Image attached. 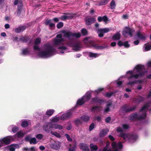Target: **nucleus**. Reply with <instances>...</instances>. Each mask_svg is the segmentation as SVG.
I'll return each instance as SVG.
<instances>
[{
    "mask_svg": "<svg viewBox=\"0 0 151 151\" xmlns=\"http://www.w3.org/2000/svg\"><path fill=\"white\" fill-rule=\"evenodd\" d=\"M43 128V129L47 132H49L52 128V123L51 122H47L45 123Z\"/></svg>",
    "mask_w": 151,
    "mask_h": 151,
    "instance_id": "9b49d317",
    "label": "nucleus"
},
{
    "mask_svg": "<svg viewBox=\"0 0 151 151\" xmlns=\"http://www.w3.org/2000/svg\"><path fill=\"white\" fill-rule=\"evenodd\" d=\"M116 4L115 1L114 0H112L110 3V6L111 9H113L115 8Z\"/></svg>",
    "mask_w": 151,
    "mask_h": 151,
    "instance_id": "58836bf2",
    "label": "nucleus"
},
{
    "mask_svg": "<svg viewBox=\"0 0 151 151\" xmlns=\"http://www.w3.org/2000/svg\"><path fill=\"white\" fill-rule=\"evenodd\" d=\"M109 145V143L107 142L105 147L103 149L102 151H111L110 149H108Z\"/></svg>",
    "mask_w": 151,
    "mask_h": 151,
    "instance_id": "a19ab883",
    "label": "nucleus"
},
{
    "mask_svg": "<svg viewBox=\"0 0 151 151\" xmlns=\"http://www.w3.org/2000/svg\"><path fill=\"white\" fill-rule=\"evenodd\" d=\"M122 131V129L120 127H118L117 129V131L118 132H121Z\"/></svg>",
    "mask_w": 151,
    "mask_h": 151,
    "instance_id": "052dcab7",
    "label": "nucleus"
},
{
    "mask_svg": "<svg viewBox=\"0 0 151 151\" xmlns=\"http://www.w3.org/2000/svg\"><path fill=\"white\" fill-rule=\"evenodd\" d=\"M16 139V136H9L0 139V144L2 146L9 144Z\"/></svg>",
    "mask_w": 151,
    "mask_h": 151,
    "instance_id": "423d86ee",
    "label": "nucleus"
},
{
    "mask_svg": "<svg viewBox=\"0 0 151 151\" xmlns=\"http://www.w3.org/2000/svg\"><path fill=\"white\" fill-rule=\"evenodd\" d=\"M134 30L130 28L126 27L124 30L123 35L125 37H132Z\"/></svg>",
    "mask_w": 151,
    "mask_h": 151,
    "instance_id": "1a4fd4ad",
    "label": "nucleus"
},
{
    "mask_svg": "<svg viewBox=\"0 0 151 151\" xmlns=\"http://www.w3.org/2000/svg\"><path fill=\"white\" fill-rule=\"evenodd\" d=\"M135 109V108L134 107V108H133V109H127L126 107V106L123 107L122 108V110L123 111H125V112H127L129 111H132V110L134 109Z\"/></svg>",
    "mask_w": 151,
    "mask_h": 151,
    "instance_id": "79ce46f5",
    "label": "nucleus"
},
{
    "mask_svg": "<svg viewBox=\"0 0 151 151\" xmlns=\"http://www.w3.org/2000/svg\"><path fill=\"white\" fill-rule=\"evenodd\" d=\"M26 133L25 132H23L22 131H19L15 135L16 136V137L17 136L18 137L20 138L23 137Z\"/></svg>",
    "mask_w": 151,
    "mask_h": 151,
    "instance_id": "c756f323",
    "label": "nucleus"
},
{
    "mask_svg": "<svg viewBox=\"0 0 151 151\" xmlns=\"http://www.w3.org/2000/svg\"><path fill=\"white\" fill-rule=\"evenodd\" d=\"M19 147V146L18 144H14L10 145L7 148L9 149L10 151H14L15 149L18 148Z\"/></svg>",
    "mask_w": 151,
    "mask_h": 151,
    "instance_id": "a211bd4d",
    "label": "nucleus"
},
{
    "mask_svg": "<svg viewBox=\"0 0 151 151\" xmlns=\"http://www.w3.org/2000/svg\"><path fill=\"white\" fill-rule=\"evenodd\" d=\"M90 146L91 151L93 150H96L98 149L97 146L92 143L91 144Z\"/></svg>",
    "mask_w": 151,
    "mask_h": 151,
    "instance_id": "c9c22d12",
    "label": "nucleus"
},
{
    "mask_svg": "<svg viewBox=\"0 0 151 151\" xmlns=\"http://www.w3.org/2000/svg\"><path fill=\"white\" fill-rule=\"evenodd\" d=\"M50 147L53 149L58 150L59 149L60 146V143L58 141L54 142L50 145Z\"/></svg>",
    "mask_w": 151,
    "mask_h": 151,
    "instance_id": "ddd939ff",
    "label": "nucleus"
},
{
    "mask_svg": "<svg viewBox=\"0 0 151 151\" xmlns=\"http://www.w3.org/2000/svg\"><path fill=\"white\" fill-rule=\"evenodd\" d=\"M50 133L52 134L55 136L57 137L60 138L61 137L59 133L56 132H53L52 131H51Z\"/></svg>",
    "mask_w": 151,
    "mask_h": 151,
    "instance_id": "4c0bfd02",
    "label": "nucleus"
},
{
    "mask_svg": "<svg viewBox=\"0 0 151 151\" xmlns=\"http://www.w3.org/2000/svg\"><path fill=\"white\" fill-rule=\"evenodd\" d=\"M111 120V118L110 117H108L106 119V122L107 123H109V122Z\"/></svg>",
    "mask_w": 151,
    "mask_h": 151,
    "instance_id": "bf43d9fd",
    "label": "nucleus"
},
{
    "mask_svg": "<svg viewBox=\"0 0 151 151\" xmlns=\"http://www.w3.org/2000/svg\"><path fill=\"white\" fill-rule=\"evenodd\" d=\"M30 123L29 120H25L23 121L21 124V126L24 127H27Z\"/></svg>",
    "mask_w": 151,
    "mask_h": 151,
    "instance_id": "2f4dec72",
    "label": "nucleus"
},
{
    "mask_svg": "<svg viewBox=\"0 0 151 151\" xmlns=\"http://www.w3.org/2000/svg\"><path fill=\"white\" fill-rule=\"evenodd\" d=\"M22 2H21L20 6L19 5L18 6V13H20L21 10V9L22 8Z\"/></svg>",
    "mask_w": 151,
    "mask_h": 151,
    "instance_id": "603ef678",
    "label": "nucleus"
},
{
    "mask_svg": "<svg viewBox=\"0 0 151 151\" xmlns=\"http://www.w3.org/2000/svg\"><path fill=\"white\" fill-rule=\"evenodd\" d=\"M60 34H58L56 38L54 39L51 43H48L44 45L43 50L40 52L38 55L39 57L42 58H47L55 55L57 50L58 53L63 54L68 52L67 47L65 46L67 44L68 46L72 47L75 51L80 50L81 45L79 43L73 45L72 42L69 43L66 42L62 38V35L69 40H73V38L80 37L81 35L80 33L72 32L70 31L62 30L60 32Z\"/></svg>",
    "mask_w": 151,
    "mask_h": 151,
    "instance_id": "f257e3e1",
    "label": "nucleus"
},
{
    "mask_svg": "<svg viewBox=\"0 0 151 151\" xmlns=\"http://www.w3.org/2000/svg\"><path fill=\"white\" fill-rule=\"evenodd\" d=\"M94 124L93 123H92L89 126V129L90 131H91L94 128Z\"/></svg>",
    "mask_w": 151,
    "mask_h": 151,
    "instance_id": "6e6d98bb",
    "label": "nucleus"
},
{
    "mask_svg": "<svg viewBox=\"0 0 151 151\" xmlns=\"http://www.w3.org/2000/svg\"><path fill=\"white\" fill-rule=\"evenodd\" d=\"M25 29L26 27L24 26L20 27L15 29V32L17 33H19L23 31Z\"/></svg>",
    "mask_w": 151,
    "mask_h": 151,
    "instance_id": "393cba45",
    "label": "nucleus"
},
{
    "mask_svg": "<svg viewBox=\"0 0 151 151\" xmlns=\"http://www.w3.org/2000/svg\"><path fill=\"white\" fill-rule=\"evenodd\" d=\"M100 55L97 53H95L91 52H89L88 53V56L91 58H95L98 57Z\"/></svg>",
    "mask_w": 151,
    "mask_h": 151,
    "instance_id": "bb28decb",
    "label": "nucleus"
},
{
    "mask_svg": "<svg viewBox=\"0 0 151 151\" xmlns=\"http://www.w3.org/2000/svg\"><path fill=\"white\" fill-rule=\"evenodd\" d=\"M91 96V93L90 92H87L81 98L79 99L77 101V105H81L89 100Z\"/></svg>",
    "mask_w": 151,
    "mask_h": 151,
    "instance_id": "0eeeda50",
    "label": "nucleus"
},
{
    "mask_svg": "<svg viewBox=\"0 0 151 151\" xmlns=\"http://www.w3.org/2000/svg\"><path fill=\"white\" fill-rule=\"evenodd\" d=\"M63 23L62 22L59 23L57 25V27L58 28H60L63 26Z\"/></svg>",
    "mask_w": 151,
    "mask_h": 151,
    "instance_id": "09e8293b",
    "label": "nucleus"
},
{
    "mask_svg": "<svg viewBox=\"0 0 151 151\" xmlns=\"http://www.w3.org/2000/svg\"><path fill=\"white\" fill-rule=\"evenodd\" d=\"M76 148V145H75L73 147H70L69 148V151H75Z\"/></svg>",
    "mask_w": 151,
    "mask_h": 151,
    "instance_id": "8fccbe9b",
    "label": "nucleus"
},
{
    "mask_svg": "<svg viewBox=\"0 0 151 151\" xmlns=\"http://www.w3.org/2000/svg\"><path fill=\"white\" fill-rule=\"evenodd\" d=\"M147 65L148 67L151 66V60L149 61L147 63Z\"/></svg>",
    "mask_w": 151,
    "mask_h": 151,
    "instance_id": "0e129e2a",
    "label": "nucleus"
},
{
    "mask_svg": "<svg viewBox=\"0 0 151 151\" xmlns=\"http://www.w3.org/2000/svg\"><path fill=\"white\" fill-rule=\"evenodd\" d=\"M36 137L37 139H41L42 138L43 135L41 134H39L37 135Z\"/></svg>",
    "mask_w": 151,
    "mask_h": 151,
    "instance_id": "864d4df0",
    "label": "nucleus"
},
{
    "mask_svg": "<svg viewBox=\"0 0 151 151\" xmlns=\"http://www.w3.org/2000/svg\"><path fill=\"white\" fill-rule=\"evenodd\" d=\"M45 24L47 25H49L50 27H52L54 26V24L51 22L50 20H47L45 22Z\"/></svg>",
    "mask_w": 151,
    "mask_h": 151,
    "instance_id": "e433bc0d",
    "label": "nucleus"
},
{
    "mask_svg": "<svg viewBox=\"0 0 151 151\" xmlns=\"http://www.w3.org/2000/svg\"><path fill=\"white\" fill-rule=\"evenodd\" d=\"M120 34L119 33H117L113 36L112 39L113 40H118L120 39Z\"/></svg>",
    "mask_w": 151,
    "mask_h": 151,
    "instance_id": "c85d7f7f",
    "label": "nucleus"
},
{
    "mask_svg": "<svg viewBox=\"0 0 151 151\" xmlns=\"http://www.w3.org/2000/svg\"><path fill=\"white\" fill-rule=\"evenodd\" d=\"M14 133L16 132L18 130V127L14 125H11L10 126L8 127V130L9 131H10L11 129Z\"/></svg>",
    "mask_w": 151,
    "mask_h": 151,
    "instance_id": "4be33fe9",
    "label": "nucleus"
},
{
    "mask_svg": "<svg viewBox=\"0 0 151 151\" xmlns=\"http://www.w3.org/2000/svg\"><path fill=\"white\" fill-rule=\"evenodd\" d=\"M65 136L66 137L68 141H72V139L71 138H70L69 135L68 134H65Z\"/></svg>",
    "mask_w": 151,
    "mask_h": 151,
    "instance_id": "3c124183",
    "label": "nucleus"
},
{
    "mask_svg": "<svg viewBox=\"0 0 151 151\" xmlns=\"http://www.w3.org/2000/svg\"><path fill=\"white\" fill-rule=\"evenodd\" d=\"M41 40V39L40 38H37L36 39L35 42L34 46V49L35 50H40V48L37 45L40 43Z\"/></svg>",
    "mask_w": 151,
    "mask_h": 151,
    "instance_id": "2eb2a0df",
    "label": "nucleus"
},
{
    "mask_svg": "<svg viewBox=\"0 0 151 151\" xmlns=\"http://www.w3.org/2000/svg\"><path fill=\"white\" fill-rule=\"evenodd\" d=\"M101 100L99 99L98 98L96 97L92 99V102L93 103L98 102L99 103H101Z\"/></svg>",
    "mask_w": 151,
    "mask_h": 151,
    "instance_id": "49530a36",
    "label": "nucleus"
},
{
    "mask_svg": "<svg viewBox=\"0 0 151 151\" xmlns=\"http://www.w3.org/2000/svg\"><path fill=\"white\" fill-rule=\"evenodd\" d=\"M82 121L80 119H78L75 121V123L76 125H78L81 124Z\"/></svg>",
    "mask_w": 151,
    "mask_h": 151,
    "instance_id": "de8ad7c7",
    "label": "nucleus"
},
{
    "mask_svg": "<svg viewBox=\"0 0 151 151\" xmlns=\"http://www.w3.org/2000/svg\"><path fill=\"white\" fill-rule=\"evenodd\" d=\"M109 138L112 141H113L114 140V138L111 135H109Z\"/></svg>",
    "mask_w": 151,
    "mask_h": 151,
    "instance_id": "338daca9",
    "label": "nucleus"
},
{
    "mask_svg": "<svg viewBox=\"0 0 151 151\" xmlns=\"http://www.w3.org/2000/svg\"><path fill=\"white\" fill-rule=\"evenodd\" d=\"M18 0H15L14 2V4L15 5H17L18 4Z\"/></svg>",
    "mask_w": 151,
    "mask_h": 151,
    "instance_id": "774afa93",
    "label": "nucleus"
},
{
    "mask_svg": "<svg viewBox=\"0 0 151 151\" xmlns=\"http://www.w3.org/2000/svg\"><path fill=\"white\" fill-rule=\"evenodd\" d=\"M23 150L27 151H36L37 150V148L35 147H32L30 148L25 147L23 149Z\"/></svg>",
    "mask_w": 151,
    "mask_h": 151,
    "instance_id": "473e14b6",
    "label": "nucleus"
},
{
    "mask_svg": "<svg viewBox=\"0 0 151 151\" xmlns=\"http://www.w3.org/2000/svg\"><path fill=\"white\" fill-rule=\"evenodd\" d=\"M122 126L123 129H128L129 127V125L127 124H123L122 125Z\"/></svg>",
    "mask_w": 151,
    "mask_h": 151,
    "instance_id": "5fc2aeb1",
    "label": "nucleus"
},
{
    "mask_svg": "<svg viewBox=\"0 0 151 151\" xmlns=\"http://www.w3.org/2000/svg\"><path fill=\"white\" fill-rule=\"evenodd\" d=\"M22 53L24 55H27L29 54V51L28 49H24L22 50Z\"/></svg>",
    "mask_w": 151,
    "mask_h": 151,
    "instance_id": "ea45409f",
    "label": "nucleus"
},
{
    "mask_svg": "<svg viewBox=\"0 0 151 151\" xmlns=\"http://www.w3.org/2000/svg\"><path fill=\"white\" fill-rule=\"evenodd\" d=\"M112 146L114 149V151H119L122 147L121 142H119L116 144L115 142H113L112 144Z\"/></svg>",
    "mask_w": 151,
    "mask_h": 151,
    "instance_id": "9d476101",
    "label": "nucleus"
},
{
    "mask_svg": "<svg viewBox=\"0 0 151 151\" xmlns=\"http://www.w3.org/2000/svg\"><path fill=\"white\" fill-rule=\"evenodd\" d=\"M72 128V126L70 125H69L67 127V129L68 130H70Z\"/></svg>",
    "mask_w": 151,
    "mask_h": 151,
    "instance_id": "680f3d73",
    "label": "nucleus"
},
{
    "mask_svg": "<svg viewBox=\"0 0 151 151\" xmlns=\"http://www.w3.org/2000/svg\"><path fill=\"white\" fill-rule=\"evenodd\" d=\"M137 38L142 40H144L147 37V35L145 33H141L139 32L137 33L136 35Z\"/></svg>",
    "mask_w": 151,
    "mask_h": 151,
    "instance_id": "dca6fc26",
    "label": "nucleus"
},
{
    "mask_svg": "<svg viewBox=\"0 0 151 151\" xmlns=\"http://www.w3.org/2000/svg\"><path fill=\"white\" fill-rule=\"evenodd\" d=\"M109 0H101V1L98 3L99 6L104 5L106 4Z\"/></svg>",
    "mask_w": 151,
    "mask_h": 151,
    "instance_id": "72a5a7b5",
    "label": "nucleus"
},
{
    "mask_svg": "<svg viewBox=\"0 0 151 151\" xmlns=\"http://www.w3.org/2000/svg\"><path fill=\"white\" fill-rule=\"evenodd\" d=\"M54 111L53 109H48L46 112V114L47 116H51L53 114Z\"/></svg>",
    "mask_w": 151,
    "mask_h": 151,
    "instance_id": "f704fd0d",
    "label": "nucleus"
},
{
    "mask_svg": "<svg viewBox=\"0 0 151 151\" xmlns=\"http://www.w3.org/2000/svg\"><path fill=\"white\" fill-rule=\"evenodd\" d=\"M25 139L27 141H29L30 144H35L37 142L36 139L35 138H31L30 136L29 135L25 137Z\"/></svg>",
    "mask_w": 151,
    "mask_h": 151,
    "instance_id": "4468645a",
    "label": "nucleus"
},
{
    "mask_svg": "<svg viewBox=\"0 0 151 151\" xmlns=\"http://www.w3.org/2000/svg\"><path fill=\"white\" fill-rule=\"evenodd\" d=\"M151 49V45L149 43L145 44L144 46L143 50L144 52L148 51Z\"/></svg>",
    "mask_w": 151,
    "mask_h": 151,
    "instance_id": "6ab92c4d",
    "label": "nucleus"
},
{
    "mask_svg": "<svg viewBox=\"0 0 151 151\" xmlns=\"http://www.w3.org/2000/svg\"><path fill=\"white\" fill-rule=\"evenodd\" d=\"M103 90V88H98V89L95 90L94 92L96 93H98L101 92Z\"/></svg>",
    "mask_w": 151,
    "mask_h": 151,
    "instance_id": "4d7b16f0",
    "label": "nucleus"
},
{
    "mask_svg": "<svg viewBox=\"0 0 151 151\" xmlns=\"http://www.w3.org/2000/svg\"><path fill=\"white\" fill-rule=\"evenodd\" d=\"M73 112V110H71L68 111L67 112L63 114L60 117L56 116L51 119V122L56 123L60 121V120H63L70 118L72 116Z\"/></svg>",
    "mask_w": 151,
    "mask_h": 151,
    "instance_id": "20e7f679",
    "label": "nucleus"
},
{
    "mask_svg": "<svg viewBox=\"0 0 151 151\" xmlns=\"http://www.w3.org/2000/svg\"><path fill=\"white\" fill-rule=\"evenodd\" d=\"M111 105V103H109L107 105L106 107L104 110V112H107L109 111V108Z\"/></svg>",
    "mask_w": 151,
    "mask_h": 151,
    "instance_id": "37998d69",
    "label": "nucleus"
},
{
    "mask_svg": "<svg viewBox=\"0 0 151 151\" xmlns=\"http://www.w3.org/2000/svg\"><path fill=\"white\" fill-rule=\"evenodd\" d=\"M52 128L61 130L63 128L62 126L58 124H52Z\"/></svg>",
    "mask_w": 151,
    "mask_h": 151,
    "instance_id": "cd10ccee",
    "label": "nucleus"
},
{
    "mask_svg": "<svg viewBox=\"0 0 151 151\" xmlns=\"http://www.w3.org/2000/svg\"><path fill=\"white\" fill-rule=\"evenodd\" d=\"M81 119L82 121L86 122L89 119V117L86 115H83L81 117Z\"/></svg>",
    "mask_w": 151,
    "mask_h": 151,
    "instance_id": "7c9ffc66",
    "label": "nucleus"
},
{
    "mask_svg": "<svg viewBox=\"0 0 151 151\" xmlns=\"http://www.w3.org/2000/svg\"><path fill=\"white\" fill-rule=\"evenodd\" d=\"M73 17V16L70 14H66L62 16L60 19L62 20H64L65 19H71Z\"/></svg>",
    "mask_w": 151,
    "mask_h": 151,
    "instance_id": "5701e85b",
    "label": "nucleus"
},
{
    "mask_svg": "<svg viewBox=\"0 0 151 151\" xmlns=\"http://www.w3.org/2000/svg\"><path fill=\"white\" fill-rule=\"evenodd\" d=\"M109 130L107 129H103L100 132L99 134L100 136L103 137L107 133Z\"/></svg>",
    "mask_w": 151,
    "mask_h": 151,
    "instance_id": "a878e982",
    "label": "nucleus"
},
{
    "mask_svg": "<svg viewBox=\"0 0 151 151\" xmlns=\"http://www.w3.org/2000/svg\"><path fill=\"white\" fill-rule=\"evenodd\" d=\"M80 148L83 151H89L88 146L86 144L82 143L79 145Z\"/></svg>",
    "mask_w": 151,
    "mask_h": 151,
    "instance_id": "f3484780",
    "label": "nucleus"
},
{
    "mask_svg": "<svg viewBox=\"0 0 151 151\" xmlns=\"http://www.w3.org/2000/svg\"><path fill=\"white\" fill-rule=\"evenodd\" d=\"M120 136L125 140H129L131 142H134L138 138L137 135H131L129 134H122Z\"/></svg>",
    "mask_w": 151,
    "mask_h": 151,
    "instance_id": "6e6552de",
    "label": "nucleus"
},
{
    "mask_svg": "<svg viewBox=\"0 0 151 151\" xmlns=\"http://www.w3.org/2000/svg\"><path fill=\"white\" fill-rule=\"evenodd\" d=\"M84 42L86 44L89 45V47H93L96 49H102L106 47L105 46H99L93 42V39L90 37H86L83 40Z\"/></svg>",
    "mask_w": 151,
    "mask_h": 151,
    "instance_id": "39448f33",
    "label": "nucleus"
},
{
    "mask_svg": "<svg viewBox=\"0 0 151 151\" xmlns=\"http://www.w3.org/2000/svg\"><path fill=\"white\" fill-rule=\"evenodd\" d=\"M81 32L83 35H86L88 34L87 30L85 29H82L81 30Z\"/></svg>",
    "mask_w": 151,
    "mask_h": 151,
    "instance_id": "a18cd8bd",
    "label": "nucleus"
},
{
    "mask_svg": "<svg viewBox=\"0 0 151 151\" xmlns=\"http://www.w3.org/2000/svg\"><path fill=\"white\" fill-rule=\"evenodd\" d=\"M98 21L99 22L103 21L106 23L108 21V19L105 16L103 17H98Z\"/></svg>",
    "mask_w": 151,
    "mask_h": 151,
    "instance_id": "b1692460",
    "label": "nucleus"
},
{
    "mask_svg": "<svg viewBox=\"0 0 151 151\" xmlns=\"http://www.w3.org/2000/svg\"><path fill=\"white\" fill-rule=\"evenodd\" d=\"M100 110V107L98 106H95L93 107L91 109V110L92 111H98Z\"/></svg>",
    "mask_w": 151,
    "mask_h": 151,
    "instance_id": "c03bdc74",
    "label": "nucleus"
},
{
    "mask_svg": "<svg viewBox=\"0 0 151 151\" xmlns=\"http://www.w3.org/2000/svg\"><path fill=\"white\" fill-rule=\"evenodd\" d=\"M113 94V92L107 93L106 94V96L107 97H109L112 95Z\"/></svg>",
    "mask_w": 151,
    "mask_h": 151,
    "instance_id": "13d9d810",
    "label": "nucleus"
},
{
    "mask_svg": "<svg viewBox=\"0 0 151 151\" xmlns=\"http://www.w3.org/2000/svg\"><path fill=\"white\" fill-rule=\"evenodd\" d=\"M144 70V66L138 65L135 67L133 70L127 71L124 76L121 77L127 78L129 81L127 84L132 85L135 83V79L143 76L145 74V72Z\"/></svg>",
    "mask_w": 151,
    "mask_h": 151,
    "instance_id": "f03ea898",
    "label": "nucleus"
},
{
    "mask_svg": "<svg viewBox=\"0 0 151 151\" xmlns=\"http://www.w3.org/2000/svg\"><path fill=\"white\" fill-rule=\"evenodd\" d=\"M116 43L115 42H113L111 43V46L112 47H114L116 45Z\"/></svg>",
    "mask_w": 151,
    "mask_h": 151,
    "instance_id": "69168bd1",
    "label": "nucleus"
},
{
    "mask_svg": "<svg viewBox=\"0 0 151 151\" xmlns=\"http://www.w3.org/2000/svg\"><path fill=\"white\" fill-rule=\"evenodd\" d=\"M151 97V92L147 95V97ZM147 109L151 110V101L145 105L140 109L139 112V115L137 114H133L129 117L130 119H142L145 118L146 116V112Z\"/></svg>",
    "mask_w": 151,
    "mask_h": 151,
    "instance_id": "7ed1b4c3",
    "label": "nucleus"
},
{
    "mask_svg": "<svg viewBox=\"0 0 151 151\" xmlns=\"http://www.w3.org/2000/svg\"><path fill=\"white\" fill-rule=\"evenodd\" d=\"M110 30L109 29L105 28L103 29H98L97 30V32L99 36L101 37L103 36L104 33L108 32Z\"/></svg>",
    "mask_w": 151,
    "mask_h": 151,
    "instance_id": "f8f14e48",
    "label": "nucleus"
},
{
    "mask_svg": "<svg viewBox=\"0 0 151 151\" xmlns=\"http://www.w3.org/2000/svg\"><path fill=\"white\" fill-rule=\"evenodd\" d=\"M96 21V19L94 18H86V23L87 25H90Z\"/></svg>",
    "mask_w": 151,
    "mask_h": 151,
    "instance_id": "aec40b11",
    "label": "nucleus"
},
{
    "mask_svg": "<svg viewBox=\"0 0 151 151\" xmlns=\"http://www.w3.org/2000/svg\"><path fill=\"white\" fill-rule=\"evenodd\" d=\"M118 45L120 46H124L126 48L129 47L130 46V45L128 44L127 41L123 42L121 41H119L118 43Z\"/></svg>",
    "mask_w": 151,
    "mask_h": 151,
    "instance_id": "412c9836",
    "label": "nucleus"
},
{
    "mask_svg": "<svg viewBox=\"0 0 151 151\" xmlns=\"http://www.w3.org/2000/svg\"><path fill=\"white\" fill-rule=\"evenodd\" d=\"M122 83V82L121 81H118L117 82V84L119 86H120Z\"/></svg>",
    "mask_w": 151,
    "mask_h": 151,
    "instance_id": "e2e57ef3",
    "label": "nucleus"
}]
</instances>
